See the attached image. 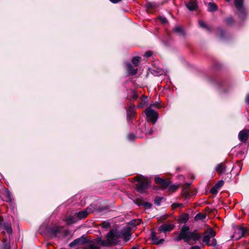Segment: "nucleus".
<instances>
[{
    "instance_id": "nucleus-31",
    "label": "nucleus",
    "mask_w": 249,
    "mask_h": 249,
    "mask_svg": "<svg viewBox=\"0 0 249 249\" xmlns=\"http://www.w3.org/2000/svg\"><path fill=\"white\" fill-rule=\"evenodd\" d=\"M234 4L236 9L244 7L243 0H234Z\"/></svg>"
},
{
    "instance_id": "nucleus-43",
    "label": "nucleus",
    "mask_w": 249,
    "mask_h": 249,
    "mask_svg": "<svg viewBox=\"0 0 249 249\" xmlns=\"http://www.w3.org/2000/svg\"><path fill=\"white\" fill-rule=\"evenodd\" d=\"M239 229L240 231L241 232L242 236H244L247 231V230L246 228L243 227V226H240L239 227Z\"/></svg>"
},
{
    "instance_id": "nucleus-64",
    "label": "nucleus",
    "mask_w": 249,
    "mask_h": 249,
    "mask_svg": "<svg viewBox=\"0 0 249 249\" xmlns=\"http://www.w3.org/2000/svg\"><path fill=\"white\" fill-rule=\"evenodd\" d=\"M205 211L206 212H208L209 213H211L212 211L209 207H207L205 208Z\"/></svg>"
},
{
    "instance_id": "nucleus-25",
    "label": "nucleus",
    "mask_w": 249,
    "mask_h": 249,
    "mask_svg": "<svg viewBox=\"0 0 249 249\" xmlns=\"http://www.w3.org/2000/svg\"><path fill=\"white\" fill-rule=\"evenodd\" d=\"M217 31L219 33V36L221 39H225L227 38V33L225 30L221 27H218Z\"/></svg>"
},
{
    "instance_id": "nucleus-34",
    "label": "nucleus",
    "mask_w": 249,
    "mask_h": 249,
    "mask_svg": "<svg viewBox=\"0 0 249 249\" xmlns=\"http://www.w3.org/2000/svg\"><path fill=\"white\" fill-rule=\"evenodd\" d=\"M83 249H100V248L96 246L94 243L90 242L89 245L84 248Z\"/></svg>"
},
{
    "instance_id": "nucleus-36",
    "label": "nucleus",
    "mask_w": 249,
    "mask_h": 249,
    "mask_svg": "<svg viewBox=\"0 0 249 249\" xmlns=\"http://www.w3.org/2000/svg\"><path fill=\"white\" fill-rule=\"evenodd\" d=\"M132 95L130 96L129 97V100L130 101H133V100H136L138 98V95L135 90H132Z\"/></svg>"
},
{
    "instance_id": "nucleus-44",
    "label": "nucleus",
    "mask_w": 249,
    "mask_h": 249,
    "mask_svg": "<svg viewBox=\"0 0 249 249\" xmlns=\"http://www.w3.org/2000/svg\"><path fill=\"white\" fill-rule=\"evenodd\" d=\"M149 107H150L151 108V107H156L160 108L161 107V106L158 102H156L155 103L151 104Z\"/></svg>"
},
{
    "instance_id": "nucleus-59",
    "label": "nucleus",
    "mask_w": 249,
    "mask_h": 249,
    "mask_svg": "<svg viewBox=\"0 0 249 249\" xmlns=\"http://www.w3.org/2000/svg\"><path fill=\"white\" fill-rule=\"evenodd\" d=\"M146 134H148L149 135H152L153 134V130L152 128L149 129V130H146Z\"/></svg>"
},
{
    "instance_id": "nucleus-51",
    "label": "nucleus",
    "mask_w": 249,
    "mask_h": 249,
    "mask_svg": "<svg viewBox=\"0 0 249 249\" xmlns=\"http://www.w3.org/2000/svg\"><path fill=\"white\" fill-rule=\"evenodd\" d=\"M102 226L103 228H109L110 226V224L108 222H104L102 223Z\"/></svg>"
},
{
    "instance_id": "nucleus-38",
    "label": "nucleus",
    "mask_w": 249,
    "mask_h": 249,
    "mask_svg": "<svg viewBox=\"0 0 249 249\" xmlns=\"http://www.w3.org/2000/svg\"><path fill=\"white\" fill-rule=\"evenodd\" d=\"M182 195L186 198L190 196V193L187 188H183L181 192Z\"/></svg>"
},
{
    "instance_id": "nucleus-12",
    "label": "nucleus",
    "mask_w": 249,
    "mask_h": 249,
    "mask_svg": "<svg viewBox=\"0 0 249 249\" xmlns=\"http://www.w3.org/2000/svg\"><path fill=\"white\" fill-rule=\"evenodd\" d=\"M66 222L67 225H69L73 223H75L78 221V218L76 216L75 213L74 215H70L66 218Z\"/></svg>"
},
{
    "instance_id": "nucleus-50",
    "label": "nucleus",
    "mask_w": 249,
    "mask_h": 249,
    "mask_svg": "<svg viewBox=\"0 0 249 249\" xmlns=\"http://www.w3.org/2000/svg\"><path fill=\"white\" fill-rule=\"evenodd\" d=\"M216 245H217V241H216V239L213 238L212 240H211V243H210V246H213V247H216Z\"/></svg>"
},
{
    "instance_id": "nucleus-40",
    "label": "nucleus",
    "mask_w": 249,
    "mask_h": 249,
    "mask_svg": "<svg viewBox=\"0 0 249 249\" xmlns=\"http://www.w3.org/2000/svg\"><path fill=\"white\" fill-rule=\"evenodd\" d=\"M179 186V185H175V184L170 185H169V186H168L169 190L170 191L175 192L178 188Z\"/></svg>"
},
{
    "instance_id": "nucleus-5",
    "label": "nucleus",
    "mask_w": 249,
    "mask_h": 249,
    "mask_svg": "<svg viewBox=\"0 0 249 249\" xmlns=\"http://www.w3.org/2000/svg\"><path fill=\"white\" fill-rule=\"evenodd\" d=\"M63 228L58 226H53L47 228L48 232L52 238H55L59 233L63 232Z\"/></svg>"
},
{
    "instance_id": "nucleus-60",
    "label": "nucleus",
    "mask_w": 249,
    "mask_h": 249,
    "mask_svg": "<svg viewBox=\"0 0 249 249\" xmlns=\"http://www.w3.org/2000/svg\"><path fill=\"white\" fill-rule=\"evenodd\" d=\"M144 103L143 102H141L138 104V105H137V107H138L139 108H142L144 107Z\"/></svg>"
},
{
    "instance_id": "nucleus-58",
    "label": "nucleus",
    "mask_w": 249,
    "mask_h": 249,
    "mask_svg": "<svg viewBox=\"0 0 249 249\" xmlns=\"http://www.w3.org/2000/svg\"><path fill=\"white\" fill-rule=\"evenodd\" d=\"M189 249H201V247L198 245H195L191 247Z\"/></svg>"
},
{
    "instance_id": "nucleus-24",
    "label": "nucleus",
    "mask_w": 249,
    "mask_h": 249,
    "mask_svg": "<svg viewBox=\"0 0 249 249\" xmlns=\"http://www.w3.org/2000/svg\"><path fill=\"white\" fill-rule=\"evenodd\" d=\"M159 5L154 2H150L148 1L146 3L145 5L146 8L147 10H149L150 9H155L158 7Z\"/></svg>"
},
{
    "instance_id": "nucleus-15",
    "label": "nucleus",
    "mask_w": 249,
    "mask_h": 249,
    "mask_svg": "<svg viewBox=\"0 0 249 249\" xmlns=\"http://www.w3.org/2000/svg\"><path fill=\"white\" fill-rule=\"evenodd\" d=\"M173 31L174 33L177 34L178 36H185L186 35L185 32L183 29V28L179 26H176L174 27Z\"/></svg>"
},
{
    "instance_id": "nucleus-61",
    "label": "nucleus",
    "mask_w": 249,
    "mask_h": 249,
    "mask_svg": "<svg viewBox=\"0 0 249 249\" xmlns=\"http://www.w3.org/2000/svg\"><path fill=\"white\" fill-rule=\"evenodd\" d=\"M110 2L113 3H118L120 2L122 0H109Z\"/></svg>"
},
{
    "instance_id": "nucleus-7",
    "label": "nucleus",
    "mask_w": 249,
    "mask_h": 249,
    "mask_svg": "<svg viewBox=\"0 0 249 249\" xmlns=\"http://www.w3.org/2000/svg\"><path fill=\"white\" fill-rule=\"evenodd\" d=\"M89 242V241L87 238L84 235H83L80 237L74 239L69 244V247L72 248L77 245L85 244Z\"/></svg>"
},
{
    "instance_id": "nucleus-30",
    "label": "nucleus",
    "mask_w": 249,
    "mask_h": 249,
    "mask_svg": "<svg viewBox=\"0 0 249 249\" xmlns=\"http://www.w3.org/2000/svg\"><path fill=\"white\" fill-rule=\"evenodd\" d=\"M142 222V220L141 219H136L131 220L129 223V225L135 227L140 225Z\"/></svg>"
},
{
    "instance_id": "nucleus-57",
    "label": "nucleus",
    "mask_w": 249,
    "mask_h": 249,
    "mask_svg": "<svg viewBox=\"0 0 249 249\" xmlns=\"http://www.w3.org/2000/svg\"><path fill=\"white\" fill-rule=\"evenodd\" d=\"M142 102H144V103H146L148 102L147 97L145 95H142Z\"/></svg>"
},
{
    "instance_id": "nucleus-56",
    "label": "nucleus",
    "mask_w": 249,
    "mask_h": 249,
    "mask_svg": "<svg viewBox=\"0 0 249 249\" xmlns=\"http://www.w3.org/2000/svg\"><path fill=\"white\" fill-rule=\"evenodd\" d=\"M5 196H6V198H8V199H9V200L11 199V194H10V191L8 190H7L6 192Z\"/></svg>"
},
{
    "instance_id": "nucleus-21",
    "label": "nucleus",
    "mask_w": 249,
    "mask_h": 249,
    "mask_svg": "<svg viewBox=\"0 0 249 249\" xmlns=\"http://www.w3.org/2000/svg\"><path fill=\"white\" fill-rule=\"evenodd\" d=\"M224 22L227 26H232L235 22L234 19L231 16L225 18Z\"/></svg>"
},
{
    "instance_id": "nucleus-20",
    "label": "nucleus",
    "mask_w": 249,
    "mask_h": 249,
    "mask_svg": "<svg viewBox=\"0 0 249 249\" xmlns=\"http://www.w3.org/2000/svg\"><path fill=\"white\" fill-rule=\"evenodd\" d=\"M204 233L211 238L214 237L216 235V232L212 228L207 229L205 231Z\"/></svg>"
},
{
    "instance_id": "nucleus-54",
    "label": "nucleus",
    "mask_w": 249,
    "mask_h": 249,
    "mask_svg": "<svg viewBox=\"0 0 249 249\" xmlns=\"http://www.w3.org/2000/svg\"><path fill=\"white\" fill-rule=\"evenodd\" d=\"M152 55V52L151 51H146L145 53V54H144V56L147 57H150Z\"/></svg>"
},
{
    "instance_id": "nucleus-45",
    "label": "nucleus",
    "mask_w": 249,
    "mask_h": 249,
    "mask_svg": "<svg viewBox=\"0 0 249 249\" xmlns=\"http://www.w3.org/2000/svg\"><path fill=\"white\" fill-rule=\"evenodd\" d=\"M218 188L215 187V186L214 185L212 187V188L210 190V193L213 195H215L218 193Z\"/></svg>"
},
{
    "instance_id": "nucleus-22",
    "label": "nucleus",
    "mask_w": 249,
    "mask_h": 249,
    "mask_svg": "<svg viewBox=\"0 0 249 249\" xmlns=\"http://www.w3.org/2000/svg\"><path fill=\"white\" fill-rule=\"evenodd\" d=\"M1 227L6 231L8 234H11L13 232L11 224L9 222H4Z\"/></svg>"
},
{
    "instance_id": "nucleus-8",
    "label": "nucleus",
    "mask_w": 249,
    "mask_h": 249,
    "mask_svg": "<svg viewBox=\"0 0 249 249\" xmlns=\"http://www.w3.org/2000/svg\"><path fill=\"white\" fill-rule=\"evenodd\" d=\"M135 105H133V106H129L128 107V109H127V121L128 122H130L132 123L133 119L134 117H136V112L134 109Z\"/></svg>"
},
{
    "instance_id": "nucleus-9",
    "label": "nucleus",
    "mask_w": 249,
    "mask_h": 249,
    "mask_svg": "<svg viewBox=\"0 0 249 249\" xmlns=\"http://www.w3.org/2000/svg\"><path fill=\"white\" fill-rule=\"evenodd\" d=\"M238 136L241 142L245 143L249 138V129L245 128L240 131Z\"/></svg>"
},
{
    "instance_id": "nucleus-2",
    "label": "nucleus",
    "mask_w": 249,
    "mask_h": 249,
    "mask_svg": "<svg viewBox=\"0 0 249 249\" xmlns=\"http://www.w3.org/2000/svg\"><path fill=\"white\" fill-rule=\"evenodd\" d=\"M209 82L215 85L220 93H228L232 88V83L225 78L211 77Z\"/></svg>"
},
{
    "instance_id": "nucleus-11",
    "label": "nucleus",
    "mask_w": 249,
    "mask_h": 249,
    "mask_svg": "<svg viewBox=\"0 0 249 249\" xmlns=\"http://www.w3.org/2000/svg\"><path fill=\"white\" fill-rule=\"evenodd\" d=\"M185 5L189 10L191 11L197 9L198 5L196 0H191L185 3Z\"/></svg>"
},
{
    "instance_id": "nucleus-37",
    "label": "nucleus",
    "mask_w": 249,
    "mask_h": 249,
    "mask_svg": "<svg viewBox=\"0 0 249 249\" xmlns=\"http://www.w3.org/2000/svg\"><path fill=\"white\" fill-rule=\"evenodd\" d=\"M210 239L208 236H207L206 235H205L202 238V241L203 242L205 243L207 245L210 246Z\"/></svg>"
},
{
    "instance_id": "nucleus-23",
    "label": "nucleus",
    "mask_w": 249,
    "mask_h": 249,
    "mask_svg": "<svg viewBox=\"0 0 249 249\" xmlns=\"http://www.w3.org/2000/svg\"><path fill=\"white\" fill-rule=\"evenodd\" d=\"M132 229L130 227H127L121 230L122 235H127V236H131Z\"/></svg>"
},
{
    "instance_id": "nucleus-10",
    "label": "nucleus",
    "mask_w": 249,
    "mask_h": 249,
    "mask_svg": "<svg viewBox=\"0 0 249 249\" xmlns=\"http://www.w3.org/2000/svg\"><path fill=\"white\" fill-rule=\"evenodd\" d=\"M175 225L173 224H163L159 227L158 231L160 232H166L172 231L175 228Z\"/></svg>"
},
{
    "instance_id": "nucleus-3",
    "label": "nucleus",
    "mask_w": 249,
    "mask_h": 249,
    "mask_svg": "<svg viewBox=\"0 0 249 249\" xmlns=\"http://www.w3.org/2000/svg\"><path fill=\"white\" fill-rule=\"evenodd\" d=\"M137 182L135 184L136 190L140 193H143L151 186V180L142 175H137L134 178Z\"/></svg>"
},
{
    "instance_id": "nucleus-16",
    "label": "nucleus",
    "mask_w": 249,
    "mask_h": 249,
    "mask_svg": "<svg viewBox=\"0 0 249 249\" xmlns=\"http://www.w3.org/2000/svg\"><path fill=\"white\" fill-rule=\"evenodd\" d=\"M227 166L225 165L223 162L219 163L215 168V171L219 175H222L226 170Z\"/></svg>"
},
{
    "instance_id": "nucleus-18",
    "label": "nucleus",
    "mask_w": 249,
    "mask_h": 249,
    "mask_svg": "<svg viewBox=\"0 0 249 249\" xmlns=\"http://www.w3.org/2000/svg\"><path fill=\"white\" fill-rule=\"evenodd\" d=\"M189 218V215L187 213L181 214L178 219V222L179 223H186Z\"/></svg>"
},
{
    "instance_id": "nucleus-49",
    "label": "nucleus",
    "mask_w": 249,
    "mask_h": 249,
    "mask_svg": "<svg viewBox=\"0 0 249 249\" xmlns=\"http://www.w3.org/2000/svg\"><path fill=\"white\" fill-rule=\"evenodd\" d=\"M182 206L183 204L182 203H175L172 205V207L173 208V209H175L178 207H181Z\"/></svg>"
},
{
    "instance_id": "nucleus-33",
    "label": "nucleus",
    "mask_w": 249,
    "mask_h": 249,
    "mask_svg": "<svg viewBox=\"0 0 249 249\" xmlns=\"http://www.w3.org/2000/svg\"><path fill=\"white\" fill-rule=\"evenodd\" d=\"M141 57L140 56H135L132 59V63L137 67L139 65Z\"/></svg>"
},
{
    "instance_id": "nucleus-29",
    "label": "nucleus",
    "mask_w": 249,
    "mask_h": 249,
    "mask_svg": "<svg viewBox=\"0 0 249 249\" xmlns=\"http://www.w3.org/2000/svg\"><path fill=\"white\" fill-rule=\"evenodd\" d=\"M2 249H11V247L9 242L8 241L6 238L3 239V244L1 246Z\"/></svg>"
},
{
    "instance_id": "nucleus-41",
    "label": "nucleus",
    "mask_w": 249,
    "mask_h": 249,
    "mask_svg": "<svg viewBox=\"0 0 249 249\" xmlns=\"http://www.w3.org/2000/svg\"><path fill=\"white\" fill-rule=\"evenodd\" d=\"M224 184V181L223 180H219L217 183L215 184V187L219 189L222 187Z\"/></svg>"
},
{
    "instance_id": "nucleus-63",
    "label": "nucleus",
    "mask_w": 249,
    "mask_h": 249,
    "mask_svg": "<svg viewBox=\"0 0 249 249\" xmlns=\"http://www.w3.org/2000/svg\"><path fill=\"white\" fill-rule=\"evenodd\" d=\"M3 221V218L0 215V226H1L3 224L2 222Z\"/></svg>"
},
{
    "instance_id": "nucleus-35",
    "label": "nucleus",
    "mask_w": 249,
    "mask_h": 249,
    "mask_svg": "<svg viewBox=\"0 0 249 249\" xmlns=\"http://www.w3.org/2000/svg\"><path fill=\"white\" fill-rule=\"evenodd\" d=\"M163 199V197L156 196L154 200V203L155 205L157 206H160L161 204V201Z\"/></svg>"
},
{
    "instance_id": "nucleus-62",
    "label": "nucleus",
    "mask_w": 249,
    "mask_h": 249,
    "mask_svg": "<svg viewBox=\"0 0 249 249\" xmlns=\"http://www.w3.org/2000/svg\"><path fill=\"white\" fill-rule=\"evenodd\" d=\"M245 101L248 104H249V94L247 95L245 98Z\"/></svg>"
},
{
    "instance_id": "nucleus-4",
    "label": "nucleus",
    "mask_w": 249,
    "mask_h": 249,
    "mask_svg": "<svg viewBox=\"0 0 249 249\" xmlns=\"http://www.w3.org/2000/svg\"><path fill=\"white\" fill-rule=\"evenodd\" d=\"M144 113L147 118V121L154 124L159 118V113L157 111L148 107L144 111Z\"/></svg>"
},
{
    "instance_id": "nucleus-42",
    "label": "nucleus",
    "mask_w": 249,
    "mask_h": 249,
    "mask_svg": "<svg viewBox=\"0 0 249 249\" xmlns=\"http://www.w3.org/2000/svg\"><path fill=\"white\" fill-rule=\"evenodd\" d=\"M111 242L109 241V240L107 239L106 240H103L102 245L103 247H108L111 245Z\"/></svg>"
},
{
    "instance_id": "nucleus-53",
    "label": "nucleus",
    "mask_w": 249,
    "mask_h": 249,
    "mask_svg": "<svg viewBox=\"0 0 249 249\" xmlns=\"http://www.w3.org/2000/svg\"><path fill=\"white\" fill-rule=\"evenodd\" d=\"M151 73L153 74L154 76H159L160 75V74L159 73V72L158 71L156 70H152L151 71Z\"/></svg>"
},
{
    "instance_id": "nucleus-48",
    "label": "nucleus",
    "mask_w": 249,
    "mask_h": 249,
    "mask_svg": "<svg viewBox=\"0 0 249 249\" xmlns=\"http://www.w3.org/2000/svg\"><path fill=\"white\" fill-rule=\"evenodd\" d=\"M143 206H144L146 209H150L152 206V204L150 203V202H144V203H143Z\"/></svg>"
},
{
    "instance_id": "nucleus-13",
    "label": "nucleus",
    "mask_w": 249,
    "mask_h": 249,
    "mask_svg": "<svg viewBox=\"0 0 249 249\" xmlns=\"http://www.w3.org/2000/svg\"><path fill=\"white\" fill-rule=\"evenodd\" d=\"M126 66L127 71L129 75L134 76L137 73L138 69L134 68L131 63H126Z\"/></svg>"
},
{
    "instance_id": "nucleus-52",
    "label": "nucleus",
    "mask_w": 249,
    "mask_h": 249,
    "mask_svg": "<svg viewBox=\"0 0 249 249\" xmlns=\"http://www.w3.org/2000/svg\"><path fill=\"white\" fill-rule=\"evenodd\" d=\"M122 236L125 242H128L131 238V236H127V235H122Z\"/></svg>"
},
{
    "instance_id": "nucleus-27",
    "label": "nucleus",
    "mask_w": 249,
    "mask_h": 249,
    "mask_svg": "<svg viewBox=\"0 0 249 249\" xmlns=\"http://www.w3.org/2000/svg\"><path fill=\"white\" fill-rule=\"evenodd\" d=\"M198 24L200 27L205 29L207 31L211 32V27L209 25H207L204 21L199 20L198 21Z\"/></svg>"
},
{
    "instance_id": "nucleus-19",
    "label": "nucleus",
    "mask_w": 249,
    "mask_h": 249,
    "mask_svg": "<svg viewBox=\"0 0 249 249\" xmlns=\"http://www.w3.org/2000/svg\"><path fill=\"white\" fill-rule=\"evenodd\" d=\"M75 214L79 220L86 218L88 216L89 213L86 210H82L78 213H75Z\"/></svg>"
},
{
    "instance_id": "nucleus-28",
    "label": "nucleus",
    "mask_w": 249,
    "mask_h": 249,
    "mask_svg": "<svg viewBox=\"0 0 249 249\" xmlns=\"http://www.w3.org/2000/svg\"><path fill=\"white\" fill-rule=\"evenodd\" d=\"M206 213H199L196 214L195 217V220L196 221L203 220L206 217Z\"/></svg>"
},
{
    "instance_id": "nucleus-32",
    "label": "nucleus",
    "mask_w": 249,
    "mask_h": 249,
    "mask_svg": "<svg viewBox=\"0 0 249 249\" xmlns=\"http://www.w3.org/2000/svg\"><path fill=\"white\" fill-rule=\"evenodd\" d=\"M107 239L109 240V241L112 243V241L115 237V234L113 230L110 231L109 232L107 233Z\"/></svg>"
},
{
    "instance_id": "nucleus-6",
    "label": "nucleus",
    "mask_w": 249,
    "mask_h": 249,
    "mask_svg": "<svg viewBox=\"0 0 249 249\" xmlns=\"http://www.w3.org/2000/svg\"><path fill=\"white\" fill-rule=\"evenodd\" d=\"M155 181L156 184L160 185L162 190L166 189L171 184V181L168 179H163L160 177H156Z\"/></svg>"
},
{
    "instance_id": "nucleus-39",
    "label": "nucleus",
    "mask_w": 249,
    "mask_h": 249,
    "mask_svg": "<svg viewBox=\"0 0 249 249\" xmlns=\"http://www.w3.org/2000/svg\"><path fill=\"white\" fill-rule=\"evenodd\" d=\"M144 202L142 198H136L134 200L135 203L139 206H143Z\"/></svg>"
},
{
    "instance_id": "nucleus-26",
    "label": "nucleus",
    "mask_w": 249,
    "mask_h": 249,
    "mask_svg": "<svg viewBox=\"0 0 249 249\" xmlns=\"http://www.w3.org/2000/svg\"><path fill=\"white\" fill-rule=\"evenodd\" d=\"M208 6V11L209 12H213L216 11L218 9L217 5L213 2H209Z\"/></svg>"
},
{
    "instance_id": "nucleus-17",
    "label": "nucleus",
    "mask_w": 249,
    "mask_h": 249,
    "mask_svg": "<svg viewBox=\"0 0 249 249\" xmlns=\"http://www.w3.org/2000/svg\"><path fill=\"white\" fill-rule=\"evenodd\" d=\"M237 14L239 17V18L242 20H244L247 17V13L245 11L244 7H242L241 8L237 9Z\"/></svg>"
},
{
    "instance_id": "nucleus-55",
    "label": "nucleus",
    "mask_w": 249,
    "mask_h": 249,
    "mask_svg": "<svg viewBox=\"0 0 249 249\" xmlns=\"http://www.w3.org/2000/svg\"><path fill=\"white\" fill-rule=\"evenodd\" d=\"M103 240L102 239L101 237H98L96 239V242L97 245H102V243Z\"/></svg>"
},
{
    "instance_id": "nucleus-14",
    "label": "nucleus",
    "mask_w": 249,
    "mask_h": 249,
    "mask_svg": "<svg viewBox=\"0 0 249 249\" xmlns=\"http://www.w3.org/2000/svg\"><path fill=\"white\" fill-rule=\"evenodd\" d=\"M151 238L152 240L153 244L155 245H159V244L162 243L164 241L163 239L158 240L159 238L156 236L155 232L153 231H151Z\"/></svg>"
},
{
    "instance_id": "nucleus-1",
    "label": "nucleus",
    "mask_w": 249,
    "mask_h": 249,
    "mask_svg": "<svg viewBox=\"0 0 249 249\" xmlns=\"http://www.w3.org/2000/svg\"><path fill=\"white\" fill-rule=\"evenodd\" d=\"M175 234H178V236L174 238L175 242H178L183 240L184 242L192 245L190 242L192 240L195 243L199 241L201 238L202 234L199 232L197 229L191 231L190 227L186 225H184L181 227L179 233L176 231L174 233Z\"/></svg>"
},
{
    "instance_id": "nucleus-47",
    "label": "nucleus",
    "mask_w": 249,
    "mask_h": 249,
    "mask_svg": "<svg viewBox=\"0 0 249 249\" xmlns=\"http://www.w3.org/2000/svg\"><path fill=\"white\" fill-rule=\"evenodd\" d=\"M158 19L160 21V22L162 24H165V23H167V22H168L167 18L165 17H163V16H159L158 17Z\"/></svg>"
},
{
    "instance_id": "nucleus-46",
    "label": "nucleus",
    "mask_w": 249,
    "mask_h": 249,
    "mask_svg": "<svg viewBox=\"0 0 249 249\" xmlns=\"http://www.w3.org/2000/svg\"><path fill=\"white\" fill-rule=\"evenodd\" d=\"M136 138V136L133 133H129L127 135V138L129 141H133L135 140Z\"/></svg>"
}]
</instances>
